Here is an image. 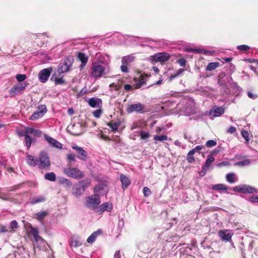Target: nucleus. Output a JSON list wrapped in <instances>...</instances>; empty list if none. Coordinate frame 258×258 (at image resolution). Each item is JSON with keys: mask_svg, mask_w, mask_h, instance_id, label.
<instances>
[{"mask_svg": "<svg viewBox=\"0 0 258 258\" xmlns=\"http://www.w3.org/2000/svg\"><path fill=\"white\" fill-rule=\"evenodd\" d=\"M177 63H178L181 67H183L185 65L186 60L183 58H181L177 60Z\"/></svg>", "mask_w": 258, "mask_h": 258, "instance_id": "nucleus-51", "label": "nucleus"}, {"mask_svg": "<svg viewBox=\"0 0 258 258\" xmlns=\"http://www.w3.org/2000/svg\"><path fill=\"white\" fill-rule=\"evenodd\" d=\"M236 129L235 127L234 126H231L230 127H229L228 129V132L230 134H233L235 132Z\"/></svg>", "mask_w": 258, "mask_h": 258, "instance_id": "nucleus-61", "label": "nucleus"}, {"mask_svg": "<svg viewBox=\"0 0 258 258\" xmlns=\"http://www.w3.org/2000/svg\"><path fill=\"white\" fill-rule=\"evenodd\" d=\"M250 163V161L249 159H245L242 161H238L236 163V165L239 166H246Z\"/></svg>", "mask_w": 258, "mask_h": 258, "instance_id": "nucleus-38", "label": "nucleus"}, {"mask_svg": "<svg viewBox=\"0 0 258 258\" xmlns=\"http://www.w3.org/2000/svg\"><path fill=\"white\" fill-rule=\"evenodd\" d=\"M102 113V111L100 109H98L96 110L93 112V114L94 116V117L96 118H99L101 113Z\"/></svg>", "mask_w": 258, "mask_h": 258, "instance_id": "nucleus-48", "label": "nucleus"}, {"mask_svg": "<svg viewBox=\"0 0 258 258\" xmlns=\"http://www.w3.org/2000/svg\"><path fill=\"white\" fill-rule=\"evenodd\" d=\"M229 164V162H227V161L225 162V161H224V162H222L221 163H218L217 164V166L218 167H223V166H225L228 165Z\"/></svg>", "mask_w": 258, "mask_h": 258, "instance_id": "nucleus-59", "label": "nucleus"}, {"mask_svg": "<svg viewBox=\"0 0 258 258\" xmlns=\"http://www.w3.org/2000/svg\"><path fill=\"white\" fill-rule=\"evenodd\" d=\"M102 62H93L91 68V76L96 79L100 78L104 75L107 74L106 69L103 65Z\"/></svg>", "mask_w": 258, "mask_h": 258, "instance_id": "nucleus-2", "label": "nucleus"}, {"mask_svg": "<svg viewBox=\"0 0 258 258\" xmlns=\"http://www.w3.org/2000/svg\"><path fill=\"white\" fill-rule=\"evenodd\" d=\"M95 238L92 236V235H90L89 236V237L87 238V241L89 243H93L95 240Z\"/></svg>", "mask_w": 258, "mask_h": 258, "instance_id": "nucleus-58", "label": "nucleus"}, {"mask_svg": "<svg viewBox=\"0 0 258 258\" xmlns=\"http://www.w3.org/2000/svg\"><path fill=\"white\" fill-rule=\"evenodd\" d=\"M47 112V108L45 105H40L38 106V111L34 112L30 116V119L34 120L42 117L44 114Z\"/></svg>", "mask_w": 258, "mask_h": 258, "instance_id": "nucleus-12", "label": "nucleus"}, {"mask_svg": "<svg viewBox=\"0 0 258 258\" xmlns=\"http://www.w3.org/2000/svg\"><path fill=\"white\" fill-rule=\"evenodd\" d=\"M232 190L242 194H253L256 191V189L249 185L241 184L233 187Z\"/></svg>", "mask_w": 258, "mask_h": 258, "instance_id": "nucleus-7", "label": "nucleus"}, {"mask_svg": "<svg viewBox=\"0 0 258 258\" xmlns=\"http://www.w3.org/2000/svg\"><path fill=\"white\" fill-rule=\"evenodd\" d=\"M149 137V134L148 132L142 131L140 132V138L142 140H146Z\"/></svg>", "mask_w": 258, "mask_h": 258, "instance_id": "nucleus-40", "label": "nucleus"}, {"mask_svg": "<svg viewBox=\"0 0 258 258\" xmlns=\"http://www.w3.org/2000/svg\"><path fill=\"white\" fill-rule=\"evenodd\" d=\"M44 178L45 179L50 181H55L56 180V175L54 172H48L46 173L44 175Z\"/></svg>", "mask_w": 258, "mask_h": 258, "instance_id": "nucleus-28", "label": "nucleus"}, {"mask_svg": "<svg viewBox=\"0 0 258 258\" xmlns=\"http://www.w3.org/2000/svg\"><path fill=\"white\" fill-rule=\"evenodd\" d=\"M190 153V151H189L187 154V160L189 163H192L195 162V158L194 156H193L194 154H191Z\"/></svg>", "mask_w": 258, "mask_h": 258, "instance_id": "nucleus-42", "label": "nucleus"}, {"mask_svg": "<svg viewBox=\"0 0 258 258\" xmlns=\"http://www.w3.org/2000/svg\"><path fill=\"white\" fill-rule=\"evenodd\" d=\"M215 159L214 157H213L212 155H210L208 156L207 159L206 161V162L205 164L203 165V166L209 168V167L210 166V164L213 162L214 161Z\"/></svg>", "mask_w": 258, "mask_h": 258, "instance_id": "nucleus-34", "label": "nucleus"}, {"mask_svg": "<svg viewBox=\"0 0 258 258\" xmlns=\"http://www.w3.org/2000/svg\"><path fill=\"white\" fill-rule=\"evenodd\" d=\"M73 149L77 151L78 157L81 160L86 161L87 159V153L83 149L82 147L77 146H73L72 147Z\"/></svg>", "mask_w": 258, "mask_h": 258, "instance_id": "nucleus-15", "label": "nucleus"}, {"mask_svg": "<svg viewBox=\"0 0 258 258\" xmlns=\"http://www.w3.org/2000/svg\"><path fill=\"white\" fill-rule=\"evenodd\" d=\"M27 162L30 166L34 167L36 165H38V160L34 158V156L31 155H28L27 156Z\"/></svg>", "mask_w": 258, "mask_h": 258, "instance_id": "nucleus-23", "label": "nucleus"}, {"mask_svg": "<svg viewBox=\"0 0 258 258\" xmlns=\"http://www.w3.org/2000/svg\"><path fill=\"white\" fill-rule=\"evenodd\" d=\"M46 201V198L43 196H39L34 197L30 199V204L31 205H35L39 203L44 202Z\"/></svg>", "mask_w": 258, "mask_h": 258, "instance_id": "nucleus-22", "label": "nucleus"}, {"mask_svg": "<svg viewBox=\"0 0 258 258\" xmlns=\"http://www.w3.org/2000/svg\"><path fill=\"white\" fill-rule=\"evenodd\" d=\"M145 84V81L144 80V79H142L141 80H140L139 82L137 83V88H140Z\"/></svg>", "mask_w": 258, "mask_h": 258, "instance_id": "nucleus-60", "label": "nucleus"}, {"mask_svg": "<svg viewBox=\"0 0 258 258\" xmlns=\"http://www.w3.org/2000/svg\"><path fill=\"white\" fill-rule=\"evenodd\" d=\"M63 173L68 176L80 179L84 177V174L79 169L74 167L66 168L63 169Z\"/></svg>", "mask_w": 258, "mask_h": 258, "instance_id": "nucleus-5", "label": "nucleus"}, {"mask_svg": "<svg viewBox=\"0 0 258 258\" xmlns=\"http://www.w3.org/2000/svg\"><path fill=\"white\" fill-rule=\"evenodd\" d=\"M91 180L86 179L75 183L72 189V194L76 198L80 197L91 184Z\"/></svg>", "mask_w": 258, "mask_h": 258, "instance_id": "nucleus-1", "label": "nucleus"}, {"mask_svg": "<svg viewBox=\"0 0 258 258\" xmlns=\"http://www.w3.org/2000/svg\"><path fill=\"white\" fill-rule=\"evenodd\" d=\"M25 137V142L26 146L27 147V149H29L31 145L33 142H35V139L31 138L29 135H28L25 133L23 135Z\"/></svg>", "mask_w": 258, "mask_h": 258, "instance_id": "nucleus-26", "label": "nucleus"}, {"mask_svg": "<svg viewBox=\"0 0 258 258\" xmlns=\"http://www.w3.org/2000/svg\"><path fill=\"white\" fill-rule=\"evenodd\" d=\"M154 140L158 141H163L168 140V137L166 135H156L154 137Z\"/></svg>", "mask_w": 258, "mask_h": 258, "instance_id": "nucleus-35", "label": "nucleus"}, {"mask_svg": "<svg viewBox=\"0 0 258 258\" xmlns=\"http://www.w3.org/2000/svg\"><path fill=\"white\" fill-rule=\"evenodd\" d=\"M81 245L82 242L78 240H72L71 242V245L75 247H77Z\"/></svg>", "mask_w": 258, "mask_h": 258, "instance_id": "nucleus-43", "label": "nucleus"}, {"mask_svg": "<svg viewBox=\"0 0 258 258\" xmlns=\"http://www.w3.org/2000/svg\"><path fill=\"white\" fill-rule=\"evenodd\" d=\"M44 139L53 147L59 149L62 148V144L55 139L46 134L44 135Z\"/></svg>", "mask_w": 258, "mask_h": 258, "instance_id": "nucleus-14", "label": "nucleus"}, {"mask_svg": "<svg viewBox=\"0 0 258 258\" xmlns=\"http://www.w3.org/2000/svg\"><path fill=\"white\" fill-rule=\"evenodd\" d=\"M145 108V105L138 103L137 104H131L126 108V111L128 113L136 112L137 113H142Z\"/></svg>", "mask_w": 258, "mask_h": 258, "instance_id": "nucleus-10", "label": "nucleus"}, {"mask_svg": "<svg viewBox=\"0 0 258 258\" xmlns=\"http://www.w3.org/2000/svg\"><path fill=\"white\" fill-rule=\"evenodd\" d=\"M38 166L40 169H50V161L46 152L43 151L40 153Z\"/></svg>", "mask_w": 258, "mask_h": 258, "instance_id": "nucleus-3", "label": "nucleus"}, {"mask_svg": "<svg viewBox=\"0 0 258 258\" xmlns=\"http://www.w3.org/2000/svg\"><path fill=\"white\" fill-rule=\"evenodd\" d=\"M53 78H54V75H53L51 77L50 80L51 81H53V80L54 81V84L55 85H62V84H64L65 82L64 80L61 77H60V78L55 77L54 80H53Z\"/></svg>", "mask_w": 258, "mask_h": 258, "instance_id": "nucleus-32", "label": "nucleus"}, {"mask_svg": "<svg viewBox=\"0 0 258 258\" xmlns=\"http://www.w3.org/2000/svg\"><path fill=\"white\" fill-rule=\"evenodd\" d=\"M18 227V223L16 220H13L10 223V227L12 229L17 228Z\"/></svg>", "mask_w": 258, "mask_h": 258, "instance_id": "nucleus-54", "label": "nucleus"}, {"mask_svg": "<svg viewBox=\"0 0 258 258\" xmlns=\"http://www.w3.org/2000/svg\"><path fill=\"white\" fill-rule=\"evenodd\" d=\"M28 83L26 82L20 83L14 85L9 90V94L11 96H15L18 94H21L25 90Z\"/></svg>", "mask_w": 258, "mask_h": 258, "instance_id": "nucleus-6", "label": "nucleus"}, {"mask_svg": "<svg viewBox=\"0 0 258 258\" xmlns=\"http://www.w3.org/2000/svg\"><path fill=\"white\" fill-rule=\"evenodd\" d=\"M8 232V230L6 228V227L4 225L0 226V232L1 233H5Z\"/></svg>", "mask_w": 258, "mask_h": 258, "instance_id": "nucleus-62", "label": "nucleus"}, {"mask_svg": "<svg viewBox=\"0 0 258 258\" xmlns=\"http://www.w3.org/2000/svg\"><path fill=\"white\" fill-rule=\"evenodd\" d=\"M203 146L202 145H199L196 147L195 148H194L192 150H190V153L191 154H194L198 152L200 153V151L203 149Z\"/></svg>", "mask_w": 258, "mask_h": 258, "instance_id": "nucleus-39", "label": "nucleus"}, {"mask_svg": "<svg viewBox=\"0 0 258 258\" xmlns=\"http://www.w3.org/2000/svg\"><path fill=\"white\" fill-rule=\"evenodd\" d=\"M218 234L223 240L229 241L231 239L232 234L228 232V231L220 230Z\"/></svg>", "mask_w": 258, "mask_h": 258, "instance_id": "nucleus-20", "label": "nucleus"}, {"mask_svg": "<svg viewBox=\"0 0 258 258\" xmlns=\"http://www.w3.org/2000/svg\"><path fill=\"white\" fill-rule=\"evenodd\" d=\"M102 233V231L101 229H98L96 231L94 232L91 235H92L95 239L97 238V237L100 235Z\"/></svg>", "mask_w": 258, "mask_h": 258, "instance_id": "nucleus-53", "label": "nucleus"}, {"mask_svg": "<svg viewBox=\"0 0 258 258\" xmlns=\"http://www.w3.org/2000/svg\"><path fill=\"white\" fill-rule=\"evenodd\" d=\"M247 96H248L249 98L252 99H255L257 97V95H256V94H254L250 92H247Z\"/></svg>", "mask_w": 258, "mask_h": 258, "instance_id": "nucleus-57", "label": "nucleus"}, {"mask_svg": "<svg viewBox=\"0 0 258 258\" xmlns=\"http://www.w3.org/2000/svg\"><path fill=\"white\" fill-rule=\"evenodd\" d=\"M237 48L238 50L245 51L249 50L250 48L249 46L246 45H238L237 47Z\"/></svg>", "mask_w": 258, "mask_h": 258, "instance_id": "nucleus-47", "label": "nucleus"}, {"mask_svg": "<svg viewBox=\"0 0 258 258\" xmlns=\"http://www.w3.org/2000/svg\"><path fill=\"white\" fill-rule=\"evenodd\" d=\"M127 64H123L122 63V65L120 66V69L121 71L123 73H128V69L127 68Z\"/></svg>", "mask_w": 258, "mask_h": 258, "instance_id": "nucleus-49", "label": "nucleus"}, {"mask_svg": "<svg viewBox=\"0 0 258 258\" xmlns=\"http://www.w3.org/2000/svg\"><path fill=\"white\" fill-rule=\"evenodd\" d=\"M67 187H70L72 185V182L69 179L64 180V184Z\"/></svg>", "mask_w": 258, "mask_h": 258, "instance_id": "nucleus-63", "label": "nucleus"}, {"mask_svg": "<svg viewBox=\"0 0 258 258\" xmlns=\"http://www.w3.org/2000/svg\"><path fill=\"white\" fill-rule=\"evenodd\" d=\"M185 51L186 52H196L198 53H202V50L200 49L192 48H186Z\"/></svg>", "mask_w": 258, "mask_h": 258, "instance_id": "nucleus-45", "label": "nucleus"}, {"mask_svg": "<svg viewBox=\"0 0 258 258\" xmlns=\"http://www.w3.org/2000/svg\"><path fill=\"white\" fill-rule=\"evenodd\" d=\"M120 124V122H109L107 123V125L111 128L112 132H114L117 131Z\"/></svg>", "mask_w": 258, "mask_h": 258, "instance_id": "nucleus-30", "label": "nucleus"}, {"mask_svg": "<svg viewBox=\"0 0 258 258\" xmlns=\"http://www.w3.org/2000/svg\"><path fill=\"white\" fill-rule=\"evenodd\" d=\"M77 58L80 61H81L80 68L81 70H82L88 62L89 57L87 56L84 52H79L77 55Z\"/></svg>", "mask_w": 258, "mask_h": 258, "instance_id": "nucleus-17", "label": "nucleus"}, {"mask_svg": "<svg viewBox=\"0 0 258 258\" xmlns=\"http://www.w3.org/2000/svg\"><path fill=\"white\" fill-rule=\"evenodd\" d=\"M143 192L145 197L149 196L152 193L151 189L148 187H144L143 189Z\"/></svg>", "mask_w": 258, "mask_h": 258, "instance_id": "nucleus-41", "label": "nucleus"}, {"mask_svg": "<svg viewBox=\"0 0 258 258\" xmlns=\"http://www.w3.org/2000/svg\"><path fill=\"white\" fill-rule=\"evenodd\" d=\"M224 112V110L222 107H217L216 108L212 109L210 112L209 114L211 116L214 117H218L220 116L221 115L223 114Z\"/></svg>", "mask_w": 258, "mask_h": 258, "instance_id": "nucleus-21", "label": "nucleus"}, {"mask_svg": "<svg viewBox=\"0 0 258 258\" xmlns=\"http://www.w3.org/2000/svg\"><path fill=\"white\" fill-rule=\"evenodd\" d=\"M249 201L252 203H258V196H252L249 199Z\"/></svg>", "mask_w": 258, "mask_h": 258, "instance_id": "nucleus-56", "label": "nucleus"}, {"mask_svg": "<svg viewBox=\"0 0 258 258\" xmlns=\"http://www.w3.org/2000/svg\"><path fill=\"white\" fill-rule=\"evenodd\" d=\"M208 168L203 166L202 169L200 172V175L202 176H204L206 174L207 171L208 170Z\"/></svg>", "mask_w": 258, "mask_h": 258, "instance_id": "nucleus-55", "label": "nucleus"}, {"mask_svg": "<svg viewBox=\"0 0 258 258\" xmlns=\"http://www.w3.org/2000/svg\"><path fill=\"white\" fill-rule=\"evenodd\" d=\"M206 145L207 147L211 148L217 145V142L213 140H209L206 142Z\"/></svg>", "mask_w": 258, "mask_h": 258, "instance_id": "nucleus-46", "label": "nucleus"}, {"mask_svg": "<svg viewBox=\"0 0 258 258\" xmlns=\"http://www.w3.org/2000/svg\"><path fill=\"white\" fill-rule=\"evenodd\" d=\"M135 57L133 54L128 55L122 57L121 63L128 65L130 62L133 61Z\"/></svg>", "mask_w": 258, "mask_h": 258, "instance_id": "nucleus-27", "label": "nucleus"}, {"mask_svg": "<svg viewBox=\"0 0 258 258\" xmlns=\"http://www.w3.org/2000/svg\"><path fill=\"white\" fill-rule=\"evenodd\" d=\"M89 105L93 108H101L102 107V101L100 98L92 97L88 102Z\"/></svg>", "mask_w": 258, "mask_h": 258, "instance_id": "nucleus-16", "label": "nucleus"}, {"mask_svg": "<svg viewBox=\"0 0 258 258\" xmlns=\"http://www.w3.org/2000/svg\"><path fill=\"white\" fill-rule=\"evenodd\" d=\"M170 55L166 52L157 53L153 56V59L156 62H163L169 59Z\"/></svg>", "mask_w": 258, "mask_h": 258, "instance_id": "nucleus-13", "label": "nucleus"}, {"mask_svg": "<svg viewBox=\"0 0 258 258\" xmlns=\"http://www.w3.org/2000/svg\"><path fill=\"white\" fill-rule=\"evenodd\" d=\"M103 185H97L94 188V192L96 193H98L97 194L99 195V193L100 192L101 190L103 189Z\"/></svg>", "mask_w": 258, "mask_h": 258, "instance_id": "nucleus-50", "label": "nucleus"}, {"mask_svg": "<svg viewBox=\"0 0 258 258\" xmlns=\"http://www.w3.org/2000/svg\"><path fill=\"white\" fill-rule=\"evenodd\" d=\"M100 203L101 201L98 194H95L94 196H90L87 198L85 206L89 209L94 210L95 212Z\"/></svg>", "mask_w": 258, "mask_h": 258, "instance_id": "nucleus-4", "label": "nucleus"}, {"mask_svg": "<svg viewBox=\"0 0 258 258\" xmlns=\"http://www.w3.org/2000/svg\"><path fill=\"white\" fill-rule=\"evenodd\" d=\"M48 213L46 211L38 212L36 214V219L38 221H41L46 216H47L48 215Z\"/></svg>", "mask_w": 258, "mask_h": 258, "instance_id": "nucleus-33", "label": "nucleus"}, {"mask_svg": "<svg viewBox=\"0 0 258 258\" xmlns=\"http://www.w3.org/2000/svg\"><path fill=\"white\" fill-rule=\"evenodd\" d=\"M52 71V68L51 67L41 70L38 75L40 82L43 83H45L48 80Z\"/></svg>", "mask_w": 258, "mask_h": 258, "instance_id": "nucleus-9", "label": "nucleus"}, {"mask_svg": "<svg viewBox=\"0 0 258 258\" xmlns=\"http://www.w3.org/2000/svg\"><path fill=\"white\" fill-rule=\"evenodd\" d=\"M219 66V63L217 62H210L206 68L207 71H212Z\"/></svg>", "mask_w": 258, "mask_h": 258, "instance_id": "nucleus-31", "label": "nucleus"}, {"mask_svg": "<svg viewBox=\"0 0 258 258\" xmlns=\"http://www.w3.org/2000/svg\"><path fill=\"white\" fill-rule=\"evenodd\" d=\"M24 133L28 135H29V134H32L38 137H41V135L42 134V133L41 131L36 130L30 127H27L25 128V131Z\"/></svg>", "mask_w": 258, "mask_h": 258, "instance_id": "nucleus-18", "label": "nucleus"}, {"mask_svg": "<svg viewBox=\"0 0 258 258\" xmlns=\"http://www.w3.org/2000/svg\"><path fill=\"white\" fill-rule=\"evenodd\" d=\"M73 59L67 58L63 62L60 63L58 66V72L59 74L67 72L73 64Z\"/></svg>", "mask_w": 258, "mask_h": 258, "instance_id": "nucleus-8", "label": "nucleus"}, {"mask_svg": "<svg viewBox=\"0 0 258 258\" xmlns=\"http://www.w3.org/2000/svg\"><path fill=\"white\" fill-rule=\"evenodd\" d=\"M226 178L227 181L230 183H234L236 181L235 175L233 173H229L227 174L226 175Z\"/></svg>", "mask_w": 258, "mask_h": 258, "instance_id": "nucleus-29", "label": "nucleus"}, {"mask_svg": "<svg viewBox=\"0 0 258 258\" xmlns=\"http://www.w3.org/2000/svg\"><path fill=\"white\" fill-rule=\"evenodd\" d=\"M120 180L121 182V187L124 189L131 184V180L126 175L121 174Z\"/></svg>", "mask_w": 258, "mask_h": 258, "instance_id": "nucleus-19", "label": "nucleus"}, {"mask_svg": "<svg viewBox=\"0 0 258 258\" xmlns=\"http://www.w3.org/2000/svg\"><path fill=\"white\" fill-rule=\"evenodd\" d=\"M88 90L85 87L77 94V98L82 97L83 95L88 93Z\"/></svg>", "mask_w": 258, "mask_h": 258, "instance_id": "nucleus-36", "label": "nucleus"}, {"mask_svg": "<svg viewBox=\"0 0 258 258\" xmlns=\"http://www.w3.org/2000/svg\"><path fill=\"white\" fill-rule=\"evenodd\" d=\"M16 78L18 82L22 83L27 78V77L25 74H18L16 75Z\"/></svg>", "mask_w": 258, "mask_h": 258, "instance_id": "nucleus-37", "label": "nucleus"}, {"mask_svg": "<svg viewBox=\"0 0 258 258\" xmlns=\"http://www.w3.org/2000/svg\"><path fill=\"white\" fill-rule=\"evenodd\" d=\"M113 207L111 203L107 202L103 203L102 204L98 206L96 210L95 213L100 215L104 212H110L112 210Z\"/></svg>", "mask_w": 258, "mask_h": 258, "instance_id": "nucleus-11", "label": "nucleus"}, {"mask_svg": "<svg viewBox=\"0 0 258 258\" xmlns=\"http://www.w3.org/2000/svg\"><path fill=\"white\" fill-rule=\"evenodd\" d=\"M228 186L223 184H217L212 186V189L216 191H224L226 192L228 190Z\"/></svg>", "mask_w": 258, "mask_h": 258, "instance_id": "nucleus-25", "label": "nucleus"}, {"mask_svg": "<svg viewBox=\"0 0 258 258\" xmlns=\"http://www.w3.org/2000/svg\"><path fill=\"white\" fill-rule=\"evenodd\" d=\"M241 136L242 137L246 140L247 142H248L249 141V133L247 131L245 130H243L241 132Z\"/></svg>", "mask_w": 258, "mask_h": 258, "instance_id": "nucleus-44", "label": "nucleus"}, {"mask_svg": "<svg viewBox=\"0 0 258 258\" xmlns=\"http://www.w3.org/2000/svg\"><path fill=\"white\" fill-rule=\"evenodd\" d=\"M31 233L33 236L35 241L42 240V238L39 235L38 230L37 228L32 227L31 229Z\"/></svg>", "mask_w": 258, "mask_h": 258, "instance_id": "nucleus-24", "label": "nucleus"}, {"mask_svg": "<svg viewBox=\"0 0 258 258\" xmlns=\"http://www.w3.org/2000/svg\"><path fill=\"white\" fill-rule=\"evenodd\" d=\"M114 258H120V251H117L115 252L114 255Z\"/></svg>", "mask_w": 258, "mask_h": 258, "instance_id": "nucleus-64", "label": "nucleus"}, {"mask_svg": "<svg viewBox=\"0 0 258 258\" xmlns=\"http://www.w3.org/2000/svg\"><path fill=\"white\" fill-rule=\"evenodd\" d=\"M75 155L73 154H69L67 155V159L69 161H75Z\"/></svg>", "mask_w": 258, "mask_h": 258, "instance_id": "nucleus-52", "label": "nucleus"}]
</instances>
